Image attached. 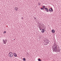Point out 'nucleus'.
I'll return each mask as SVG.
<instances>
[{
	"label": "nucleus",
	"mask_w": 61,
	"mask_h": 61,
	"mask_svg": "<svg viewBox=\"0 0 61 61\" xmlns=\"http://www.w3.org/2000/svg\"><path fill=\"white\" fill-rule=\"evenodd\" d=\"M39 27V28H41V27H40V26Z\"/></svg>",
	"instance_id": "aec40b11"
},
{
	"label": "nucleus",
	"mask_w": 61,
	"mask_h": 61,
	"mask_svg": "<svg viewBox=\"0 0 61 61\" xmlns=\"http://www.w3.org/2000/svg\"><path fill=\"white\" fill-rule=\"evenodd\" d=\"M52 47H53V49L54 48H54V47H54V46H53Z\"/></svg>",
	"instance_id": "6ab92c4d"
},
{
	"label": "nucleus",
	"mask_w": 61,
	"mask_h": 61,
	"mask_svg": "<svg viewBox=\"0 0 61 61\" xmlns=\"http://www.w3.org/2000/svg\"><path fill=\"white\" fill-rule=\"evenodd\" d=\"M3 41H4V42H5V40H4V39H3Z\"/></svg>",
	"instance_id": "5701e85b"
},
{
	"label": "nucleus",
	"mask_w": 61,
	"mask_h": 61,
	"mask_svg": "<svg viewBox=\"0 0 61 61\" xmlns=\"http://www.w3.org/2000/svg\"><path fill=\"white\" fill-rule=\"evenodd\" d=\"M48 42V41H45V42H46V43H47V42Z\"/></svg>",
	"instance_id": "4be33fe9"
},
{
	"label": "nucleus",
	"mask_w": 61,
	"mask_h": 61,
	"mask_svg": "<svg viewBox=\"0 0 61 61\" xmlns=\"http://www.w3.org/2000/svg\"><path fill=\"white\" fill-rule=\"evenodd\" d=\"M56 49H57V48H54L53 49V51L54 52L56 51Z\"/></svg>",
	"instance_id": "9b49d317"
},
{
	"label": "nucleus",
	"mask_w": 61,
	"mask_h": 61,
	"mask_svg": "<svg viewBox=\"0 0 61 61\" xmlns=\"http://www.w3.org/2000/svg\"><path fill=\"white\" fill-rule=\"evenodd\" d=\"M42 8L43 9H45V8H46V7H46V6H42Z\"/></svg>",
	"instance_id": "423d86ee"
},
{
	"label": "nucleus",
	"mask_w": 61,
	"mask_h": 61,
	"mask_svg": "<svg viewBox=\"0 0 61 61\" xmlns=\"http://www.w3.org/2000/svg\"><path fill=\"white\" fill-rule=\"evenodd\" d=\"M5 41H3V43L5 44H6V41H7L6 40H5Z\"/></svg>",
	"instance_id": "20e7f679"
},
{
	"label": "nucleus",
	"mask_w": 61,
	"mask_h": 61,
	"mask_svg": "<svg viewBox=\"0 0 61 61\" xmlns=\"http://www.w3.org/2000/svg\"><path fill=\"white\" fill-rule=\"evenodd\" d=\"M41 10H44V9H43V8H41Z\"/></svg>",
	"instance_id": "2eb2a0df"
},
{
	"label": "nucleus",
	"mask_w": 61,
	"mask_h": 61,
	"mask_svg": "<svg viewBox=\"0 0 61 61\" xmlns=\"http://www.w3.org/2000/svg\"><path fill=\"white\" fill-rule=\"evenodd\" d=\"M14 56H15V57H16L17 56V55H16V54L15 53L14 54H13Z\"/></svg>",
	"instance_id": "6e6552de"
},
{
	"label": "nucleus",
	"mask_w": 61,
	"mask_h": 61,
	"mask_svg": "<svg viewBox=\"0 0 61 61\" xmlns=\"http://www.w3.org/2000/svg\"><path fill=\"white\" fill-rule=\"evenodd\" d=\"M23 60L24 61H26V60H25V58H23Z\"/></svg>",
	"instance_id": "f8f14e48"
},
{
	"label": "nucleus",
	"mask_w": 61,
	"mask_h": 61,
	"mask_svg": "<svg viewBox=\"0 0 61 61\" xmlns=\"http://www.w3.org/2000/svg\"><path fill=\"white\" fill-rule=\"evenodd\" d=\"M56 52H57V50L56 49Z\"/></svg>",
	"instance_id": "f3484780"
},
{
	"label": "nucleus",
	"mask_w": 61,
	"mask_h": 61,
	"mask_svg": "<svg viewBox=\"0 0 61 61\" xmlns=\"http://www.w3.org/2000/svg\"><path fill=\"white\" fill-rule=\"evenodd\" d=\"M14 40H15V39H14Z\"/></svg>",
	"instance_id": "cd10ccee"
},
{
	"label": "nucleus",
	"mask_w": 61,
	"mask_h": 61,
	"mask_svg": "<svg viewBox=\"0 0 61 61\" xmlns=\"http://www.w3.org/2000/svg\"><path fill=\"white\" fill-rule=\"evenodd\" d=\"M9 55L10 57H12L13 56V54L11 52H10L9 54Z\"/></svg>",
	"instance_id": "f257e3e1"
},
{
	"label": "nucleus",
	"mask_w": 61,
	"mask_h": 61,
	"mask_svg": "<svg viewBox=\"0 0 61 61\" xmlns=\"http://www.w3.org/2000/svg\"><path fill=\"white\" fill-rule=\"evenodd\" d=\"M39 29H40V30H42V29H41V28H39Z\"/></svg>",
	"instance_id": "412c9836"
},
{
	"label": "nucleus",
	"mask_w": 61,
	"mask_h": 61,
	"mask_svg": "<svg viewBox=\"0 0 61 61\" xmlns=\"http://www.w3.org/2000/svg\"><path fill=\"white\" fill-rule=\"evenodd\" d=\"M45 9L46 11V12H49V11H48V8H45Z\"/></svg>",
	"instance_id": "7ed1b4c3"
},
{
	"label": "nucleus",
	"mask_w": 61,
	"mask_h": 61,
	"mask_svg": "<svg viewBox=\"0 0 61 61\" xmlns=\"http://www.w3.org/2000/svg\"><path fill=\"white\" fill-rule=\"evenodd\" d=\"M41 32L42 33H44L45 32V30L44 29H42L41 30Z\"/></svg>",
	"instance_id": "39448f33"
},
{
	"label": "nucleus",
	"mask_w": 61,
	"mask_h": 61,
	"mask_svg": "<svg viewBox=\"0 0 61 61\" xmlns=\"http://www.w3.org/2000/svg\"><path fill=\"white\" fill-rule=\"evenodd\" d=\"M6 33V31H5V32H4V34H5Z\"/></svg>",
	"instance_id": "a211bd4d"
},
{
	"label": "nucleus",
	"mask_w": 61,
	"mask_h": 61,
	"mask_svg": "<svg viewBox=\"0 0 61 61\" xmlns=\"http://www.w3.org/2000/svg\"><path fill=\"white\" fill-rule=\"evenodd\" d=\"M60 49L57 50V52H60Z\"/></svg>",
	"instance_id": "4468645a"
},
{
	"label": "nucleus",
	"mask_w": 61,
	"mask_h": 61,
	"mask_svg": "<svg viewBox=\"0 0 61 61\" xmlns=\"http://www.w3.org/2000/svg\"><path fill=\"white\" fill-rule=\"evenodd\" d=\"M49 42V41H48V42Z\"/></svg>",
	"instance_id": "bb28decb"
},
{
	"label": "nucleus",
	"mask_w": 61,
	"mask_h": 61,
	"mask_svg": "<svg viewBox=\"0 0 61 61\" xmlns=\"http://www.w3.org/2000/svg\"><path fill=\"white\" fill-rule=\"evenodd\" d=\"M47 40V41H48V40Z\"/></svg>",
	"instance_id": "a878e982"
},
{
	"label": "nucleus",
	"mask_w": 61,
	"mask_h": 61,
	"mask_svg": "<svg viewBox=\"0 0 61 61\" xmlns=\"http://www.w3.org/2000/svg\"><path fill=\"white\" fill-rule=\"evenodd\" d=\"M38 5H41V4L39 2L38 3Z\"/></svg>",
	"instance_id": "dca6fc26"
},
{
	"label": "nucleus",
	"mask_w": 61,
	"mask_h": 61,
	"mask_svg": "<svg viewBox=\"0 0 61 61\" xmlns=\"http://www.w3.org/2000/svg\"><path fill=\"white\" fill-rule=\"evenodd\" d=\"M38 61H41V59L40 58L38 59Z\"/></svg>",
	"instance_id": "ddd939ff"
},
{
	"label": "nucleus",
	"mask_w": 61,
	"mask_h": 61,
	"mask_svg": "<svg viewBox=\"0 0 61 61\" xmlns=\"http://www.w3.org/2000/svg\"><path fill=\"white\" fill-rule=\"evenodd\" d=\"M15 10H16V11L18 9V8L17 7H15Z\"/></svg>",
	"instance_id": "0eeeda50"
},
{
	"label": "nucleus",
	"mask_w": 61,
	"mask_h": 61,
	"mask_svg": "<svg viewBox=\"0 0 61 61\" xmlns=\"http://www.w3.org/2000/svg\"><path fill=\"white\" fill-rule=\"evenodd\" d=\"M49 11L50 12H53V10L52 9V8H50L49 10Z\"/></svg>",
	"instance_id": "f03ea898"
},
{
	"label": "nucleus",
	"mask_w": 61,
	"mask_h": 61,
	"mask_svg": "<svg viewBox=\"0 0 61 61\" xmlns=\"http://www.w3.org/2000/svg\"><path fill=\"white\" fill-rule=\"evenodd\" d=\"M54 48H57V47H56V45H54Z\"/></svg>",
	"instance_id": "9d476101"
},
{
	"label": "nucleus",
	"mask_w": 61,
	"mask_h": 61,
	"mask_svg": "<svg viewBox=\"0 0 61 61\" xmlns=\"http://www.w3.org/2000/svg\"><path fill=\"white\" fill-rule=\"evenodd\" d=\"M15 53H13V54H15Z\"/></svg>",
	"instance_id": "393cba45"
},
{
	"label": "nucleus",
	"mask_w": 61,
	"mask_h": 61,
	"mask_svg": "<svg viewBox=\"0 0 61 61\" xmlns=\"http://www.w3.org/2000/svg\"><path fill=\"white\" fill-rule=\"evenodd\" d=\"M47 43H48V44H49V42H48V41Z\"/></svg>",
	"instance_id": "b1692460"
},
{
	"label": "nucleus",
	"mask_w": 61,
	"mask_h": 61,
	"mask_svg": "<svg viewBox=\"0 0 61 61\" xmlns=\"http://www.w3.org/2000/svg\"><path fill=\"white\" fill-rule=\"evenodd\" d=\"M55 30H52V33H55Z\"/></svg>",
	"instance_id": "1a4fd4ad"
}]
</instances>
